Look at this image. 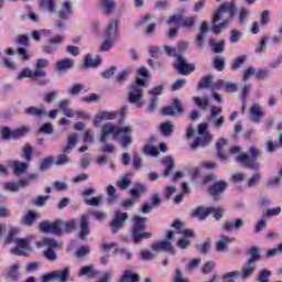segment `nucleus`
<instances>
[{
	"instance_id": "1",
	"label": "nucleus",
	"mask_w": 282,
	"mask_h": 282,
	"mask_svg": "<svg viewBox=\"0 0 282 282\" xmlns=\"http://www.w3.org/2000/svg\"><path fill=\"white\" fill-rule=\"evenodd\" d=\"M236 13L237 7L235 6V2H225L220 4L212 20L214 25L212 32L214 34H219L221 30H226V28L230 25V21H232Z\"/></svg>"
},
{
	"instance_id": "2",
	"label": "nucleus",
	"mask_w": 282,
	"mask_h": 282,
	"mask_svg": "<svg viewBox=\"0 0 282 282\" xmlns=\"http://www.w3.org/2000/svg\"><path fill=\"white\" fill-rule=\"evenodd\" d=\"M144 87H147V80L137 77L135 83L130 86L128 93V102L135 105L138 109L144 107Z\"/></svg>"
},
{
	"instance_id": "3",
	"label": "nucleus",
	"mask_w": 282,
	"mask_h": 282,
	"mask_svg": "<svg viewBox=\"0 0 282 282\" xmlns=\"http://www.w3.org/2000/svg\"><path fill=\"white\" fill-rule=\"evenodd\" d=\"M19 232V229L11 228L9 230V235L7 237L6 243H17V247L11 249V253L17 257H25L26 252H32V247L30 246V241L25 238H14V235Z\"/></svg>"
},
{
	"instance_id": "4",
	"label": "nucleus",
	"mask_w": 282,
	"mask_h": 282,
	"mask_svg": "<svg viewBox=\"0 0 282 282\" xmlns=\"http://www.w3.org/2000/svg\"><path fill=\"white\" fill-rule=\"evenodd\" d=\"M249 153L250 155L247 153H240L236 158V162L243 164L247 169H251V171H259L261 169V164L257 162V158H261L263 152L257 148H250Z\"/></svg>"
},
{
	"instance_id": "5",
	"label": "nucleus",
	"mask_w": 282,
	"mask_h": 282,
	"mask_svg": "<svg viewBox=\"0 0 282 282\" xmlns=\"http://www.w3.org/2000/svg\"><path fill=\"white\" fill-rule=\"evenodd\" d=\"M133 127L126 126V127H118L112 123H106L101 127V135L99 141L105 143L107 140H109V135L112 137V140H116L118 135L121 133H132Z\"/></svg>"
},
{
	"instance_id": "6",
	"label": "nucleus",
	"mask_w": 282,
	"mask_h": 282,
	"mask_svg": "<svg viewBox=\"0 0 282 282\" xmlns=\"http://www.w3.org/2000/svg\"><path fill=\"white\" fill-rule=\"evenodd\" d=\"M147 217H141L139 215L133 217V227H132V239L134 243H140L142 239H151V232L144 231Z\"/></svg>"
},
{
	"instance_id": "7",
	"label": "nucleus",
	"mask_w": 282,
	"mask_h": 282,
	"mask_svg": "<svg viewBox=\"0 0 282 282\" xmlns=\"http://www.w3.org/2000/svg\"><path fill=\"white\" fill-rule=\"evenodd\" d=\"M197 138L191 143L192 151H197L199 147H208L213 141V134L208 132V123L198 124Z\"/></svg>"
},
{
	"instance_id": "8",
	"label": "nucleus",
	"mask_w": 282,
	"mask_h": 282,
	"mask_svg": "<svg viewBox=\"0 0 282 282\" xmlns=\"http://www.w3.org/2000/svg\"><path fill=\"white\" fill-rule=\"evenodd\" d=\"M249 254L251 257L241 269L243 271V276H251L252 274H254V270H257V261L261 259V257L259 256V248L257 247H252L249 250Z\"/></svg>"
},
{
	"instance_id": "9",
	"label": "nucleus",
	"mask_w": 282,
	"mask_h": 282,
	"mask_svg": "<svg viewBox=\"0 0 282 282\" xmlns=\"http://www.w3.org/2000/svg\"><path fill=\"white\" fill-rule=\"evenodd\" d=\"M174 69H177L178 74L182 76H188L192 72H195V65L188 63L184 55L180 54L176 62L173 64Z\"/></svg>"
},
{
	"instance_id": "10",
	"label": "nucleus",
	"mask_w": 282,
	"mask_h": 282,
	"mask_svg": "<svg viewBox=\"0 0 282 282\" xmlns=\"http://www.w3.org/2000/svg\"><path fill=\"white\" fill-rule=\"evenodd\" d=\"M223 108L219 106L210 107V115L208 117V122L214 127V129H221L226 119L221 116ZM219 116V117H217Z\"/></svg>"
},
{
	"instance_id": "11",
	"label": "nucleus",
	"mask_w": 282,
	"mask_h": 282,
	"mask_svg": "<svg viewBox=\"0 0 282 282\" xmlns=\"http://www.w3.org/2000/svg\"><path fill=\"white\" fill-rule=\"evenodd\" d=\"M69 279V268H65L64 270L52 271L42 276V282H50V281H59V282H67Z\"/></svg>"
},
{
	"instance_id": "12",
	"label": "nucleus",
	"mask_w": 282,
	"mask_h": 282,
	"mask_svg": "<svg viewBox=\"0 0 282 282\" xmlns=\"http://www.w3.org/2000/svg\"><path fill=\"white\" fill-rule=\"evenodd\" d=\"M127 219H129V214L121 213L120 210L115 212V216L110 223V228L113 235L124 226V221H127Z\"/></svg>"
},
{
	"instance_id": "13",
	"label": "nucleus",
	"mask_w": 282,
	"mask_h": 282,
	"mask_svg": "<svg viewBox=\"0 0 282 282\" xmlns=\"http://www.w3.org/2000/svg\"><path fill=\"white\" fill-rule=\"evenodd\" d=\"M120 36L118 32V20H110L104 31V39H112L116 41Z\"/></svg>"
},
{
	"instance_id": "14",
	"label": "nucleus",
	"mask_w": 282,
	"mask_h": 282,
	"mask_svg": "<svg viewBox=\"0 0 282 282\" xmlns=\"http://www.w3.org/2000/svg\"><path fill=\"white\" fill-rule=\"evenodd\" d=\"M58 18L63 19L64 21H67L72 14H74V4L70 1H63L61 3V9L57 12Z\"/></svg>"
},
{
	"instance_id": "15",
	"label": "nucleus",
	"mask_w": 282,
	"mask_h": 282,
	"mask_svg": "<svg viewBox=\"0 0 282 282\" xmlns=\"http://www.w3.org/2000/svg\"><path fill=\"white\" fill-rule=\"evenodd\" d=\"M45 76H47V73H45V70H32L30 68H24L17 76V79L22 80V78H45Z\"/></svg>"
},
{
	"instance_id": "16",
	"label": "nucleus",
	"mask_w": 282,
	"mask_h": 282,
	"mask_svg": "<svg viewBox=\"0 0 282 282\" xmlns=\"http://www.w3.org/2000/svg\"><path fill=\"white\" fill-rule=\"evenodd\" d=\"M153 252H170L171 254H175L173 250V245L169 240H163L160 242H155L151 246Z\"/></svg>"
},
{
	"instance_id": "17",
	"label": "nucleus",
	"mask_w": 282,
	"mask_h": 282,
	"mask_svg": "<svg viewBox=\"0 0 282 282\" xmlns=\"http://www.w3.org/2000/svg\"><path fill=\"white\" fill-rule=\"evenodd\" d=\"M116 118H118V112L116 111H101L95 117V127H100L104 120H116Z\"/></svg>"
},
{
	"instance_id": "18",
	"label": "nucleus",
	"mask_w": 282,
	"mask_h": 282,
	"mask_svg": "<svg viewBox=\"0 0 282 282\" xmlns=\"http://www.w3.org/2000/svg\"><path fill=\"white\" fill-rule=\"evenodd\" d=\"M152 20L153 15H144L143 18L138 20L137 25H148L144 31L145 34H153L155 32V22H152Z\"/></svg>"
},
{
	"instance_id": "19",
	"label": "nucleus",
	"mask_w": 282,
	"mask_h": 282,
	"mask_svg": "<svg viewBox=\"0 0 282 282\" xmlns=\"http://www.w3.org/2000/svg\"><path fill=\"white\" fill-rule=\"evenodd\" d=\"M174 106H169L163 108V116H175V113H184V108L182 107V101L180 99H174Z\"/></svg>"
},
{
	"instance_id": "20",
	"label": "nucleus",
	"mask_w": 282,
	"mask_h": 282,
	"mask_svg": "<svg viewBox=\"0 0 282 282\" xmlns=\"http://www.w3.org/2000/svg\"><path fill=\"white\" fill-rule=\"evenodd\" d=\"M250 116H251L252 122H254L256 124H259V122H261V118L265 116V112H263V109H261V106H259L258 104H254L250 108Z\"/></svg>"
},
{
	"instance_id": "21",
	"label": "nucleus",
	"mask_w": 282,
	"mask_h": 282,
	"mask_svg": "<svg viewBox=\"0 0 282 282\" xmlns=\"http://www.w3.org/2000/svg\"><path fill=\"white\" fill-rule=\"evenodd\" d=\"M28 180H20L18 183L8 182L4 183V191H9L10 193H18L21 188H25L28 186Z\"/></svg>"
},
{
	"instance_id": "22",
	"label": "nucleus",
	"mask_w": 282,
	"mask_h": 282,
	"mask_svg": "<svg viewBox=\"0 0 282 282\" xmlns=\"http://www.w3.org/2000/svg\"><path fill=\"white\" fill-rule=\"evenodd\" d=\"M227 188L228 183H226L225 181L216 182L209 187V195H212L213 197H217V195H221V193H224V191H226Z\"/></svg>"
},
{
	"instance_id": "23",
	"label": "nucleus",
	"mask_w": 282,
	"mask_h": 282,
	"mask_svg": "<svg viewBox=\"0 0 282 282\" xmlns=\"http://www.w3.org/2000/svg\"><path fill=\"white\" fill-rule=\"evenodd\" d=\"M24 113L26 116H33V118H43V116H47V108L45 107L37 108L34 106H31L24 109Z\"/></svg>"
},
{
	"instance_id": "24",
	"label": "nucleus",
	"mask_w": 282,
	"mask_h": 282,
	"mask_svg": "<svg viewBox=\"0 0 282 282\" xmlns=\"http://www.w3.org/2000/svg\"><path fill=\"white\" fill-rule=\"evenodd\" d=\"M210 32V29L208 28V22H202L199 28V33L196 35V43L198 47H204V36Z\"/></svg>"
},
{
	"instance_id": "25",
	"label": "nucleus",
	"mask_w": 282,
	"mask_h": 282,
	"mask_svg": "<svg viewBox=\"0 0 282 282\" xmlns=\"http://www.w3.org/2000/svg\"><path fill=\"white\" fill-rule=\"evenodd\" d=\"M99 272L96 270L94 264H89L79 269L78 276H87L88 279H94L98 276Z\"/></svg>"
},
{
	"instance_id": "26",
	"label": "nucleus",
	"mask_w": 282,
	"mask_h": 282,
	"mask_svg": "<svg viewBox=\"0 0 282 282\" xmlns=\"http://www.w3.org/2000/svg\"><path fill=\"white\" fill-rule=\"evenodd\" d=\"M89 235V215L82 216L79 239H85Z\"/></svg>"
},
{
	"instance_id": "27",
	"label": "nucleus",
	"mask_w": 282,
	"mask_h": 282,
	"mask_svg": "<svg viewBox=\"0 0 282 282\" xmlns=\"http://www.w3.org/2000/svg\"><path fill=\"white\" fill-rule=\"evenodd\" d=\"M235 279H250V276L243 275V270L227 272L223 276L224 282H235Z\"/></svg>"
},
{
	"instance_id": "28",
	"label": "nucleus",
	"mask_w": 282,
	"mask_h": 282,
	"mask_svg": "<svg viewBox=\"0 0 282 282\" xmlns=\"http://www.w3.org/2000/svg\"><path fill=\"white\" fill-rule=\"evenodd\" d=\"M232 241H235V238L221 236L220 239L216 243L217 252H226V250H228V245L232 243Z\"/></svg>"
},
{
	"instance_id": "29",
	"label": "nucleus",
	"mask_w": 282,
	"mask_h": 282,
	"mask_svg": "<svg viewBox=\"0 0 282 282\" xmlns=\"http://www.w3.org/2000/svg\"><path fill=\"white\" fill-rule=\"evenodd\" d=\"M243 219L238 218L236 220H234L232 223H226L223 225L224 230H226V232H232V230H239V228H243Z\"/></svg>"
},
{
	"instance_id": "30",
	"label": "nucleus",
	"mask_w": 282,
	"mask_h": 282,
	"mask_svg": "<svg viewBox=\"0 0 282 282\" xmlns=\"http://www.w3.org/2000/svg\"><path fill=\"white\" fill-rule=\"evenodd\" d=\"M210 215V207H197L192 210V217H197L200 221Z\"/></svg>"
},
{
	"instance_id": "31",
	"label": "nucleus",
	"mask_w": 282,
	"mask_h": 282,
	"mask_svg": "<svg viewBox=\"0 0 282 282\" xmlns=\"http://www.w3.org/2000/svg\"><path fill=\"white\" fill-rule=\"evenodd\" d=\"M171 226L177 230L178 235H182L183 237H193V230L184 229V224H182V221L175 220Z\"/></svg>"
},
{
	"instance_id": "32",
	"label": "nucleus",
	"mask_w": 282,
	"mask_h": 282,
	"mask_svg": "<svg viewBox=\"0 0 282 282\" xmlns=\"http://www.w3.org/2000/svg\"><path fill=\"white\" fill-rule=\"evenodd\" d=\"M74 67V59L64 58L56 63L57 72H67V69H72Z\"/></svg>"
},
{
	"instance_id": "33",
	"label": "nucleus",
	"mask_w": 282,
	"mask_h": 282,
	"mask_svg": "<svg viewBox=\"0 0 282 282\" xmlns=\"http://www.w3.org/2000/svg\"><path fill=\"white\" fill-rule=\"evenodd\" d=\"M102 62V59L100 58V56H96L95 58L91 56V54H87L85 56V61H84V66L85 67H91V68H96L100 65V63Z\"/></svg>"
},
{
	"instance_id": "34",
	"label": "nucleus",
	"mask_w": 282,
	"mask_h": 282,
	"mask_svg": "<svg viewBox=\"0 0 282 282\" xmlns=\"http://www.w3.org/2000/svg\"><path fill=\"white\" fill-rule=\"evenodd\" d=\"M78 144V134L73 133L67 137V145L63 149V153H72V150Z\"/></svg>"
},
{
	"instance_id": "35",
	"label": "nucleus",
	"mask_w": 282,
	"mask_h": 282,
	"mask_svg": "<svg viewBox=\"0 0 282 282\" xmlns=\"http://www.w3.org/2000/svg\"><path fill=\"white\" fill-rule=\"evenodd\" d=\"M107 202L108 204H117L120 199V195L116 193V187L113 185H108L107 187Z\"/></svg>"
},
{
	"instance_id": "36",
	"label": "nucleus",
	"mask_w": 282,
	"mask_h": 282,
	"mask_svg": "<svg viewBox=\"0 0 282 282\" xmlns=\"http://www.w3.org/2000/svg\"><path fill=\"white\" fill-rule=\"evenodd\" d=\"M30 167V164L21 161L13 162V173L14 175H23L25 171Z\"/></svg>"
},
{
	"instance_id": "37",
	"label": "nucleus",
	"mask_w": 282,
	"mask_h": 282,
	"mask_svg": "<svg viewBox=\"0 0 282 282\" xmlns=\"http://www.w3.org/2000/svg\"><path fill=\"white\" fill-rule=\"evenodd\" d=\"M19 263L12 264L8 268L7 279L8 281H18L19 280Z\"/></svg>"
},
{
	"instance_id": "38",
	"label": "nucleus",
	"mask_w": 282,
	"mask_h": 282,
	"mask_svg": "<svg viewBox=\"0 0 282 282\" xmlns=\"http://www.w3.org/2000/svg\"><path fill=\"white\" fill-rule=\"evenodd\" d=\"M40 6L43 10H47L51 14H56V0H41Z\"/></svg>"
},
{
	"instance_id": "39",
	"label": "nucleus",
	"mask_w": 282,
	"mask_h": 282,
	"mask_svg": "<svg viewBox=\"0 0 282 282\" xmlns=\"http://www.w3.org/2000/svg\"><path fill=\"white\" fill-rule=\"evenodd\" d=\"M162 164L165 166L163 176L169 177V175H171V171H173V166H174L173 158H171V156L163 158Z\"/></svg>"
},
{
	"instance_id": "40",
	"label": "nucleus",
	"mask_w": 282,
	"mask_h": 282,
	"mask_svg": "<svg viewBox=\"0 0 282 282\" xmlns=\"http://www.w3.org/2000/svg\"><path fill=\"white\" fill-rule=\"evenodd\" d=\"M226 144H228V140L224 138L218 139V141L216 142V149L221 160H228V154L224 153V147H226Z\"/></svg>"
},
{
	"instance_id": "41",
	"label": "nucleus",
	"mask_w": 282,
	"mask_h": 282,
	"mask_svg": "<svg viewBox=\"0 0 282 282\" xmlns=\"http://www.w3.org/2000/svg\"><path fill=\"white\" fill-rule=\"evenodd\" d=\"M105 14H111L116 10V0H100Z\"/></svg>"
},
{
	"instance_id": "42",
	"label": "nucleus",
	"mask_w": 282,
	"mask_h": 282,
	"mask_svg": "<svg viewBox=\"0 0 282 282\" xmlns=\"http://www.w3.org/2000/svg\"><path fill=\"white\" fill-rule=\"evenodd\" d=\"M193 102L198 107V109H202L203 111H206L208 109V106L210 105V100L208 97H193Z\"/></svg>"
},
{
	"instance_id": "43",
	"label": "nucleus",
	"mask_w": 282,
	"mask_h": 282,
	"mask_svg": "<svg viewBox=\"0 0 282 282\" xmlns=\"http://www.w3.org/2000/svg\"><path fill=\"white\" fill-rule=\"evenodd\" d=\"M37 248H58V242L54 238H44L42 241L37 242Z\"/></svg>"
},
{
	"instance_id": "44",
	"label": "nucleus",
	"mask_w": 282,
	"mask_h": 282,
	"mask_svg": "<svg viewBox=\"0 0 282 282\" xmlns=\"http://www.w3.org/2000/svg\"><path fill=\"white\" fill-rule=\"evenodd\" d=\"M118 188H121V191H127L129 186H131V174H126L121 176L119 181H117Z\"/></svg>"
},
{
	"instance_id": "45",
	"label": "nucleus",
	"mask_w": 282,
	"mask_h": 282,
	"mask_svg": "<svg viewBox=\"0 0 282 282\" xmlns=\"http://www.w3.org/2000/svg\"><path fill=\"white\" fill-rule=\"evenodd\" d=\"M121 138L119 140L120 147L122 149H129L131 147V142H133V138H131V132H122Z\"/></svg>"
},
{
	"instance_id": "46",
	"label": "nucleus",
	"mask_w": 282,
	"mask_h": 282,
	"mask_svg": "<svg viewBox=\"0 0 282 282\" xmlns=\"http://www.w3.org/2000/svg\"><path fill=\"white\" fill-rule=\"evenodd\" d=\"M282 147V133L279 135L278 142L268 141L265 143V149L268 153H274V151H278V149H281Z\"/></svg>"
},
{
	"instance_id": "47",
	"label": "nucleus",
	"mask_w": 282,
	"mask_h": 282,
	"mask_svg": "<svg viewBox=\"0 0 282 282\" xmlns=\"http://www.w3.org/2000/svg\"><path fill=\"white\" fill-rule=\"evenodd\" d=\"M195 23H197V18H184L181 20V28H184L185 30H193L195 28Z\"/></svg>"
},
{
	"instance_id": "48",
	"label": "nucleus",
	"mask_w": 282,
	"mask_h": 282,
	"mask_svg": "<svg viewBox=\"0 0 282 282\" xmlns=\"http://www.w3.org/2000/svg\"><path fill=\"white\" fill-rule=\"evenodd\" d=\"M30 133V128L29 127H21L15 130H12V139L13 140H19L20 138H23Z\"/></svg>"
},
{
	"instance_id": "49",
	"label": "nucleus",
	"mask_w": 282,
	"mask_h": 282,
	"mask_svg": "<svg viewBox=\"0 0 282 282\" xmlns=\"http://www.w3.org/2000/svg\"><path fill=\"white\" fill-rule=\"evenodd\" d=\"M32 153H34V148H32L30 145V143H26L23 148H22V158L26 161V162H32Z\"/></svg>"
},
{
	"instance_id": "50",
	"label": "nucleus",
	"mask_w": 282,
	"mask_h": 282,
	"mask_svg": "<svg viewBox=\"0 0 282 282\" xmlns=\"http://www.w3.org/2000/svg\"><path fill=\"white\" fill-rule=\"evenodd\" d=\"M139 281H140V275L129 270L124 272L123 276L120 280V282H139Z\"/></svg>"
},
{
	"instance_id": "51",
	"label": "nucleus",
	"mask_w": 282,
	"mask_h": 282,
	"mask_svg": "<svg viewBox=\"0 0 282 282\" xmlns=\"http://www.w3.org/2000/svg\"><path fill=\"white\" fill-rule=\"evenodd\" d=\"M31 35L34 41H41L42 36H51L52 31L47 29H42L39 31H33Z\"/></svg>"
},
{
	"instance_id": "52",
	"label": "nucleus",
	"mask_w": 282,
	"mask_h": 282,
	"mask_svg": "<svg viewBox=\"0 0 282 282\" xmlns=\"http://www.w3.org/2000/svg\"><path fill=\"white\" fill-rule=\"evenodd\" d=\"M131 72H133L131 68H126L117 74V83H124L128 80L129 76L131 75Z\"/></svg>"
},
{
	"instance_id": "53",
	"label": "nucleus",
	"mask_w": 282,
	"mask_h": 282,
	"mask_svg": "<svg viewBox=\"0 0 282 282\" xmlns=\"http://www.w3.org/2000/svg\"><path fill=\"white\" fill-rule=\"evenodd\" d=\"M61 225L62 232H72V230H76V220H69L68 223L61 220Z\"/></svg>"
},
{
	"instance_id": "54",
	"label": "nucleus",
	"mask_w": 282,
	"mask_h": 282,
	"mask_svg": "<svg viewBox=\"0 0 282 282\" xmlns=\"http://www.w3.org/2000/svg\"><path fill=\"white\" fill-rule=\"evenodd\" d=\"M57 98H58L57 90H52V91L45 93L43 96V100L47 105H51V102L55 101Z\"/></svg>"
},
{
	"instance_id": "55",
	"label": "nucleus",
	"mask_w": 282,
	"mask_h": 282,
	"mask_svg": "<svg viewBox=\"0 0 282 282\" xmlns=\"http://www.w3.org/2000/svg\"><path fill=\"white\" fill-rule=\"evenodd\" d=\"M246 61H248V56L246 55H240L238 57H236L234 61H232V64H231V69H239V67H241V65H243V63H246Z\"/></svg>"
},
{
	"instance_id": "56",
	"label": "nucleus",
	"mask_w": 282,
	"mask_h": 282,
	"mask_svg": "<svg viewBox=\"0 0 282 282\" xmlns=\"http://www.w3.org/2000/svg\"><path fill=\"white\" fill-rule=\"evenodd\" d=\"M85 89L83 84H74L70 88L67 89L68 96H78L82 90Z\"/></svg>"
},
{
	"instance_id": "57",
	"label": "nucleus",
	"mask_w": 282,
	"mask_h": 282,
	"mask_svg": "<svg viewBox=\"0 0 282 282\" xmlns=\"http://www.w3.org/2000/svg\"><path fill=\"white\" fill-rule=\"evenodd\" d=\"M209 45L213 47L216 54H221V52H224V46L226 45V42L220 41L216 43L214 40H209Z\"/></svg>"
},
{
	"instance_id": "58",
	"label": "nucleus",
	"mask_w": 282,
	"mask_h": 282,
	"mask_svg": "<svg viewBox=\"0 0 282 282\" xmlns=\"http://www.w3.org/2000/svg\"><path fill=\"white\" fill-rule=\"evenodd\" d=\"M224 213H226V209L218 207V208H213L209 207V215H213L214 218H216L217 221L224 217Z\"/></svg>"
},
{
	"instance_id": "59",
	"label": "nucleus",
	"mask_w": 282,
	"mask_h": 282,
	"mask_svg": "<svg viewBox=\"0 0 282 282\" xmlns=\"http://www.w3.org/2000/svg\"><path fill=\"white\" fill-rule=\"evenodd\" d=\"M35 220H36V214L34 212H29L22 218V224H24V226H32V224H34Z\"/></svg>"
},
{
	"instance_id": "60",
	"label": "nucleus",
	"mask_w": 282,
	"mask_h": 282,
	"mask_svg": "<svg viewBox=\"0 0 282 282\" xmlns=\"http://www.w3.org/2000/svg\"><path fill=\"white\" fill-rule=\"evenodd\" d=\"M270 276H272V271L263 269L259 272L258 281L259 282H270Z\"/></svg>"
},
{
	"instance_id": "61",
	"label": "nucleus",
	"mask_w": 282,
	"mask_h": 282,
	"mask_svg": "<svg viewBox=\"0 0 282 282\" xmlns=\"http://www.w3.org/2000/svg\"><path fill=\"white\" fill-rule=\"evenodd\" d=\"M115 43H116V40H112L111 37H105V41L99 48L100 52H109V50L113 47Z\"/></svg>"
},
{
	"instance_id": "62",
	"label": "nucleus",
	"mask_w": 282,
	"mask_h": 282,
	"mask_svg": "<svg viewBox=\"0 0 282 282\" xmlns=\"http://www.w3.org/2000/svg\"><path fill=\"white\" fill-rule=\"evenodd\" d=\"M84 202L87 206H100V204H102V196H94L91 198H85Z\"/></svg>"
},
{
	"instance_id": "63",
	"label": "nucleus",
	"mask_w": 282,
	"mask_h": 282,
	"mask_svg": "<svg viewBox=\"0 0 282 282\" xmlns=\"http://www.w3.org/2000/svg\"><path fill=\"white\" fill-rule=\"evenodd\" d=\"M161 132L163 135H171L173 133V123L171 121L161 123Z\"/></svg>"
},
{
	"instance_id": "64",
	"label": "nucleus",
	"mask_w": 282,
	"mask_h": 282,
	"mask_svg": "<svg viewBox=\"0 0 282 282\" xmlns=\"http://www.w3.org/2000/svg\"><path fill=\"white\" fill-rule=\"evenodd\" d=\"M144 191H147V187H144V185L137 184L134 188L130 189V194L132 195V197H140V195L144 193Z\"/></svg>"
}]
</instances>
